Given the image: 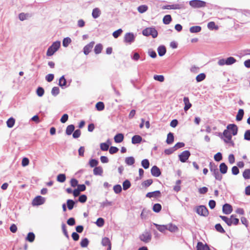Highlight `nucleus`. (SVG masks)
<instances>
[{"mask_svg": "<svg viewBox=\"0 0 250 250\" xmlns=\"http://www.w3.org/2000/svg\"><path fill=\"white\" fill-rule=\"evenodd\" d=\"M209 167L215 179L218 181H221L222 175L219 171L217 165L213 162H210L209 164Z\"/></svg>", "mask_w": 250, "mask_h": 250, "instance_id": "1", "label": "nucleus"}, {"mask_svg": "<svg viewBox=\"0 0 250 250\" xmlns=\"http://www.w3.org/2000/svg\"><path fill=\"white\" fill-rule=\"evenodd\" d=\"M61 46V42L57 41L54 42L48 48L46 52V56H52L56 51H57Z\"/></svg>", "mask_w": 250, "mask_h": 250, "instance_id": "2", "label": "nucleus"}, {"mask_svg": "<svg viewBox=\"0 0 250 250\" xmlns=\"http://www.w3.org/2000/svg\"><path fill=\"white\" fill-rule=\"evenodd\" d=\"M144 36L148 37L151 36L153 38H156L158 36V32L155 27L152 26L144 29L142 31Z\"/></svg>", "mask_w": 250, "mask_h": 250, "instance_id": "3", "label": "nucleus"}, {"mask_svg": "<svg viewBox=\"0 0 250 250\" xmlns=\"http://www.w3.org/2000/svg\"><path fill=\"white\" fill-rule=\"evenodd\" d=\"M237 60L233 57H229L226 59H220L218 62V65L223 66L224 65H230L236 62Z\"/></svg>", "mask_w": 250, "mask_h": 250, "instance_id": "4", "label": "nucleus"}, {"mask_svg": "<svg viewBox=\"0 0 250 250\" xmlns=\"http://www.w3.org/2000/svg\"><path fill=\"white\" fill-rule=\"evenodd\" d=\"M189 4L193 8H200L206 6V2L202 0H191Z\"/></svg>", "mask_w": 250, "mask_h": 250, "instance_id": "5", "label": "nucleus"}, {"mask_svg": "<svg viewBox=\"0 0 250 250\" xmlns=\"http://www.w3.org/2000/svg\"><path fill=\"white\" fill-rule=\"evenodd\" d=\"M196 213L200 216L207 217L209 214L207 208L204 205H200L196 207Z\"/></svg>", "mask_w": 250, "mask_h": 250, "instance_id": "6", "label": "nucleus"}, {"mask_svg": "<svg viewBox=\"0 0 250 250\" xmlns=\"http://www.w3.org/2000/svg\"><path fill=\"white\" fill-rule=\"evenodd\" d=\"M152 238L151 233L147 231H144L142 234L140 235L139 239L141 241L145 243H149Z\"/></svg>", "mask_w": 250, "mask_h": 250, "instance_id": "7", "label": "nucleus"}, {"mask_svg": "<svg viewBox=\"0 0 250 250\" xmlns=\"http://www.w3.org/2000/svg\"><path fill=\"white\" fill-rule=\"evenodd\" d=\"M191 153L189 150H185L178 155L179 160L182 163H186Z\"/></svg>", "mask_w": 250, "mask_h": 250, "instance_id": "8", "label": "nucleus"}, {"mask_svg": "<svg viewBox=\"0 0 250 250\" xmlns=\"http://www.w3.org/2000/svg\"><path fill=\"white\" fill-rule=\"evenodd\" d=\"M45 202V198L41 195L36 196L32 201L33 206H39L43 204Z\"/></svg>", "mask_w": 250, "mask_h": 250, "instance_id": "9", "label": "nucleus"}, {"mask_svg": "<svg viewBox=\"0 0 250 250\" xmlns=\"http://www.w3.org/2000/svg\"><path fill=\"white\" fill-rule=\"evenodd\" d=\"M135 35L133 33L128 32L125 34L124 41L125 42L131 44L135 41Z\"/></svg>", "mask_w": 250, "mask_h": 250, "instance_id": "10", "label": "nucleus"}, {"mask_svg": "<svg viewBox=\"0 0 250 250\" xmlns=\"http://www.w3.org/2000/svg\"><path fill=\"white\" fill-rule=\"evenodd\" d=\"M219 136L222 139H223L225 143H228L229 141L232 139L231 134L229 132V131L224 130L223 133H219Z\"/></svg>", "mask_w": 250, "mask_h": 250, "instance_id": "11", "label": "nucleus"}, {"mask_svg": "<svg viewBox=\"0 0 250 250\" xmlns=\"http://www.w3.org/2000/svg\"><path fill=\"white\" fill-rule=\"evenodd\" d=\"M226 130L229 131L231 135L235 136L237 134L238 128L235 124H230L227 125Z\"/></svg>", "mask_w": 250, "mask_h": 250, "instance_id": "12", "label": "nucleus"}, {"mask_svg": "<svg viewBox=\"0 0 250 250\" xmlns=\"http://www.w3.org/2000/svg\"><path fill=\"white\" fill-rule=\"evenodd\" d=\"M71 80L70 81L68 84H67V82L66 79L64 77V75H62L60 77L58 85L62 88L64 89L67 87H68L71 83Z\"/></svg>", "mask_w": 250, "mask_h": 250, "instance_id": "13", "label": "nucleus"}, {"mask_svg": "<svg viewBox=\"0 0 250 250\" xmlns=\"http://www.w3.org/2000/svg\"><path fill=\"white\" fill-rule=\"evenodd\" d=\"M94 44L95 42L94 41H92L84 46L83 48V52L84 55H87L91 52Z\"/></svg>", "mask_w": 250, "mask_h": 250, "instance_id": "14", "label": "nucleus"}, {"mask_svg": "<svg viewBox=\"0 0 250 250\" xmlns=\"http://www.w3.org/2000/svg\"><path fill=\"white\" fill-rule=\"evenodd\" d=\"M150 172L151 175L156 177H159L162 174L160 169L157 166H153L151 168Z\"/></svg>", "mask_w": 250, "mask_h": 250, "instance_id": "15", "label": "nucleus"}, {"mask_svg": "<svg viewBox=\"0 0 250 250\" xmlns=\"http://www.w3.org/2000/svg\"><path fill=\"white\" fill-rule=\"evenodd\" d=\"M233 210L231 205L228 203H225L222 208V211L225 214H230Z\"/></svg>", "mask_w": 250, "mask_h": 250, "instance_id": "16", "label": "nucleus"}, {"mask_svg": "<svg viewBox=\"0 0 250 250\" xmlns=\"http://www.w3.org/2000/svg\"><path fill=\"white\" fill-rule=\"evenodd\" d=\"M161 196V192L160 190H155L152 192H149L146 195V197L149 198H151L152 197L158 198L160 197Z\"/></svg>", "mask_w": 250, "mask_h": 250, "instance_id": "17", "label": "nucleus"}, {"mask_svg": "<svg viewBox=\"0 0 250 250\" xmlns=\"http://www.w3.org/2000/svg\"><path fill=\"white\" fill-rule=\"evenodd\" d=\"M182 8V5L179 4H174L172 5H166L163 6V9H180Z\"/></svg>", "mask_w": 250, "mask_h": 250, "instance_id": "18", "label": "nucleus"}, {"mask_svg": "<svg viewBox=\"0 0 250 250\" xmlns=\"http://www.w3.org/2000/svg\"><path fill=\"white\" fill-rule=\"evenodd\" d=\"M111 144V142L109 139H107L104 143L100 144V148L102 151H107L109 148V146Z\"/></svg>", "mask_w": 250, "mask_h": 250, "instance_id": "19", "label": "nucleus"}, {"mask_svg": "<svg viewBox=\"0 0 250 250\" xmlns=\"http://www.w3.org/2000/svg\"><path fill=\"white\" fill-rule=\"evenodd\" d=\"M142 141L143 138L139 135H135L132 137L131 139V143L134 145L140 144Z\"/></svg>", "mask_w": 250, "mask_h": 250, "instance_id": "20", "label": "nucleus"}, {"mask_svg": "<svg viewBox=\"0 0 250 250\" xmlns=\"http://www.w3.org/2000/svg\"><path fill=\"white\" fill-rule=\"evenodd\" d=\"M124 139V135L122 133H117L114 137V140L116 143H120Z\"/></svg>", "mask_w": 250, "mask_h": 250, "instance_id": "21", "label": "nucleus"}, {"mask_svg": "<svg viewBox=\"0 0 250 250\" xmlns=\"http://www.w3.org/2000/svg\"><path fill=\"white\" fill-rule=\"evenodd\" d=\"M183 101L185 104V107L184 108L185 112H187L192 106L191 104L189 102L188 97H185L183 99Z\"/></svg>", "mask_w": 250, "mask_h": 250, "instance_id": "22", "label": "nucleus"}, {"mask_svg": "<svg viewBox=\"0 0 250 250\" xmlns=\"http://www.w3.org/2000/svg\"><path fill=\"white\" fill-rule=\"evenodd\" d=\"M158 53L159 56L162 57L164 56L167 52V49L165 45H161L157 48Z\"/></svg>", "mask_w": 250, "mask_h": 250, "instance_id": "23", "label": "nucleus"}, {"mask_svg": "<svg viewBox=\"0 0 250 250\" xmlns=\"http://www.w3.org/2000/svg\"><path fill=\"white\" fill-rule=\"evenodd\" d=\"M35 234L34 232H29L27 233V236L25 238V240L26 241L32 243L35 241Z\"/></svg>", "mask_w": 250, "mask_h": 250, "instance_id": "24", "label": "nucleus"}, {"mask_svg": "<svg viewBox=\"0 0 250 250\" xmlns=\"http://www.w3.org/2000/svg\"><path fill=\"white\" fill-rule=\"evenodd\" d=\"M153 225L161 232L164 233L167 229V225H159L155 223H153Z\"/></svg>", "mask_w": 250, "mask_h": 250, "instance_id": "25", "label": "nucleus"}, {"mask_svg": "<svg viewBox=\"0 0 250 250\" xmlns=\"http://www.w3.org/2000/svg\"><path fill=\"white\" fill-rule=\"evenodd\" d=\"M228 167L225 163L223 162L220 164V165H219L220 172H219L221 174H226L228 171Z\"/></svg>", "mask_w": 250, "mask_h": 250, "instance_id": "26", "label": "nucleus"}, {"mask_svg": "<svg viewBox=\"0 0 250 250\" xmlns=\"http://www.w3.org/2000/svg\"><path fill=\"white\" fill-rule=\"evenodd\" d=\"M77 201H74L72 199H67L66 201V205L68 209L69 210H72L74 208L75 204L77 203Z\"/></svg>", "mask_w": 250, "mask_h": 250, "instance_id": "27", "label": "nucleus"}, {"mask_svg": "<svg viewBox=\"0 0 250 250\" xmlns=\"http://www.w3.org/2000/svg\"><path fill=\"white\" fill-rule=\"evenodd\" d=\"M174 141V133L169 132L167 135V138L166 140V143L167 145L172 144Z\"/></svg>", "mask_w": 250, "mask_h": 250, "instance_id": "28", "label": "nucleus"}, {"mask_svg": "<svg viewBox=\"0 0 250 250\" xmlns=\"http://www.w3.org/2000/svg\"><path fill=\"white\" fill-rule=\"evenodd\" d=\"M101 14V11L99 8H95L93 9L92 16L94 19H97L100 17Z\"/></svg>", "mask_w": 250, "mask_h": 250, "instance_id": "29", "label": "nucleus"}, {"mask_svg": "<svg viewBox=\"0 0 250 250\" xmlns=\"http://www.w3.org/2000/svg\"><path fill=\"white\" fill-rule=\"evenodd\" d=\"M75 129V125H68L65 130V133L67 135H71Z\"/></svg>", "mask_w": 250, "mask_h": 250, "instance_id": "30", "label": "nucleus"}, {"mask_svg": "<svg viewBox=\"0 0 250 250\" xmlns=\"http://www.w3.org/2000/svg\"><path fill=\"white\" fill-rule=\"evenodd\" d=\"M244 115V111L243 109H239L236 116V120L237 121H241L243 118Z\"/></svg>", "mask_w": 250, "mask_h": 250, "instance_id": "31", "label": "nucleus"}, {"mask_svg": "<svg viewBox=\"0 0 250 250\" xmlns=\"http://www.w3.org/2000/svg\"><path fill=\"white\" fill-rule=\"evenodd\" d=\"M202 30V28L200 26L196 25L190 27L189 31L191 33H197L200 32Z\"/></svg>", "mask_w": 250, "mask_h": 250, "instance_id": "32", "label": "nucleus"}, {"mask_svg": "<svg viewBox=\"0 0 250 250\" xmlns=\"http://www.w3.org/2000/svg\"><path fill=\"white\" fill-rule=\"evenodd\" d=\"M219 217L224 221L228 226H231L232 225V222L231 221V217L228 218L226 216L220 215Z\"/></svg>", "mask_w": 250, "mask_h": 250, "instance_id": "33", "label": "nucleus"}, {"mask_svg": "<svg viewBox=\"0 0 250 250\" xmlns=\"http://www.w3.org/2000/svg\"><path fill=\"white\" fill-rule=\"evenodd\" d=\"M103 173V168L100 167H97L93 169V174L95 175H102Z\"/></svg>", "mask_w": 250, "mask_h": 250, "instance_id": "34", "label": "nucleus"}, {"mask_svg": "<svg viewBox=\"0 0 250 250\" xmlns=\"http://www.w3.org/2000/svg\"><path fill=\"white\" fill-rule=\"evenodd\" d=\"M88 164L91 167L95 168L97 167L99 164V161L96 159L91 158L89 161Z\"/></svg>", "mask_w": 250, "mask_h": 250, "instance_id": "35", "label": "nucleus"}, {"mask_svg": "<svg viewBox=\"0 0 250 250\" xmlns=\"http://www.w3.org/2000/svg\"><path fill=\"white\" fill-rule=\"evenodd\" d=\"M131 183L128 179L125 180L123 183V189L124 190H126L131 187Z\"/></svg>", "mask_w": 250, "mask_h": 250, "instance_id": "36", "label": "nucleus"}, {"mask_svg": "<svg viewBox=\"0 0 250 250\" xmlns=\"http://www.w3.org/2000/svg\"><path fill=\"white\" fill-rule=\"evenodd\" d=\"M151 213V210L144 208L141 212L140 217L142 219H145L146 218L147 215Z\"/></svg>", "mask_w": 250, "mask_h": 250, "instance_id": "37", "label": "nucleus"}, {"mask_svg": "<svg viewBox=\"0 0 250 250\" xmlns=\"http://www.w3.org/2000/svg\"><path fill=\"white\" fill-rule=\"evenodd\" d=\"M105 107L104 103L103 102H98L95 105V108L97 110L101 111H103Z\"/></svg>", "mask_w": 250, "mask_h": 250, "instance_id": "38", "label": "nucleus"}, {"mask_svg": "<svg viewBox=\"0 0 250 250\" xmlns=\"http://www.w3.org/2000/svg\"><path fill=\"white\" fill-rule=\"evenodd\" d=\"M162 209V206L159 203H155L153 205L152 210L156 213H159Z\"/></svg>", "mask_w": 250, "mask_h": 250, "instance_id": "39", "label": "nucleus"}, {"mask_svg": "<svg viewBox=\"0 0 250 250\" xmlns=\"http://www.w3.org/2000/svg\"><path fill=\"white\" fill-rule=\"evenodd\" d=\"M167 230H168L171 232H175L178 229V227L172 223H169L168 225H167Z\"/></svg>", "mask_w": 250, "mask_h": 250, "instance_id": "40", "label": "nucleus"}, {"mask_svg": "<svg viewBox=\"0 0 250 250\" xmlns=\"http://www.w3.org/2000/svg\"><path fill=\"white\" fill-rule=\"evenodd\" d=\"M172 21V18L170 15H165L163 19V22L165 24H168Z\"/></svg>", "mask_w": 250, "mask_h": 250, "instance_id": "41", "label": "nucleus"}, {"mask_svg": "<svg viewBox=\"0 0 250 250\" xmlns=\"http://www.w3.org/2000/svg\"><path fill=\"white\" fill-rule=\"evenodd\" d=\"M103 45L101 43L97 44L94 49V52L96 54H99L101 53L103 50Z\"/></svg>", "mask_w": 250, "mask_h": 250, "instance_id": "42", "label": "nucleus"}, {"mask_svg": "<svg viewBox=\"0 0 250 250\" xmlns=\"http://www.w3.org/2000/svg\"><path fill=\"white\" fill-rule=\"evenodd\" d=\"M15 123V119L12 117L9 118L6 121L7 126L9 128H12V127H13Z\"/></svg>", "mask_w": 250, "mask_h": 250, "instance_id": "43", "label": "nucleus"}, {"mask_svg": "<svg viewBox=\"0 0 250 250\" xmlns=\"http://www.w3.org/2000/svg\"><path fill=\"white\" fill-rule=\"evenodd\" d=\"M66 180V175L63 173L59 174L57 176V181L60 183H63Z\"/></svg>", "mask_w": 250, "mask_h": 250, "instance_id": "44", "label": "nucleus"}, {"mask_svg": "<svg viewBox=\"0 0 250 250\" xmlns=\"http://www.w3.org/2000/svg\"><path fill=\"white\" fill-rule=\"evenodd\" d=\"M131 58L134 61H137L141 58L140 54L135 51H133L131 54Z\"/></svg>", "mask_w": 250, "mask_h": 250, "instance_id": "45", "label": "nucleus"}, {"mask_svg": "<svg viewBox=\"0 0 250 250\" xmlns=\"http://www.w3.org/2000/svg\"><path fill=\"white\" fill-rule=\"evenodd\" d=\"M125 163L128 166H131L135 163V159L132 156L125 158Z\"/></svg>", "mask_w": 250, "mask_h": 250, "instance_id": "46", "label": "nucleus"}, {"mask_svg": "<svg viewBox=\"0 0 250 250\" xmlns=\"http://www.w3.org/2000/svg\"><path fill=\"white\" fill-rule=\"evenodd\" d=\"M95 223L98 227L101 228L104 226L105 221L104 218L99 217L97 219V221Z\"/></svg>", "mask_w": 250, "mask_h": 250, "instance_id": "47", "label": "nucleus"}, {"mask_svg": "<svg viewBox=\"0 0 250 250\" xmlns=\"http://www.w3.org/2000/svg\"><path fill=\"white\" fill-rule=\"evenodd\" d=\"M215 230L222 234H224L226 231L220 223L216 224L214 226Z\"/></svg>", "mask_w": 250, "mask_h": 250, "instance_id": "48", "label": "nucleus"}, {"mask_svg": "<svg viewBox=\"0 0 250 250\" xmlns=\"http://www.w3.org/2000/svg\"><path fill=\"white\" fill-rule=\"evenodd\" d=\"M141 166L145 169H147L150 166V163L147 159H143L141 162Z\"/></svg>", "mask_w": 250, "mask_h": 250, "instance_id": "49", "label": "nucleus"}, {"mask_svg": "<svg viewBox=\"0 0 250 250\" xmlns=\"http://www.w3.org/2000/svg\"><path fill=\"white\" fill-rule=\"evenodd\" d=\"M137 10L139 13L142 14L148 10V6L146 5H141L138 7Z\"/></svg>", "mask_w": 250, "mask_h": 250, "instance_id": "50", "label": "nucleus"}, {"mask_svg": "<svg viewBox=\"0 0 250 250\" xmlns=\"http://www.w3.org/2000/svg\"><path fill=\"white\" fill-rule=\"evenodd\" d=\"M153 183V180L151 179H147L144 181L142 183V186L145 188H147L149 187Z\"/></svg>", "mask_w": 250, "mask_h": 250, "instance_id": "51", "label": "nucleus"}, {"mask_svg": "<svg viewBox=\"0 0 250 250\" xmlns=\"http://www.w3.org/2000/svg\"><path fill=\"white\" fill-rule=\"evenodd\" d=\"M89 243V241L87 238H83L81 240L80 245L82 248H86L88 245Z\"/></svg>", "mask_w": 250, "mask_h": 250, "instance_id": "52", "label": "nucleus"}, {"mask_svg": "<svg viewBox=\"0 0 250 250\" xmlns=\"http://www.w3.org/2000/svg\"><path fill=\"white\" fill-rule=\"evenodd\" d=\"M71 39L69 37L64 38L62 40V46L67 47L71 42Z\"/></svg>", "mask_w": 250, "mask_h": 250, "instance_id": "53", "label": "nucleus"}, {"mask_svg": "<svg viewBox=\"0 0 250 250\" xmlns=\"http://www.w3.org/2000/svg\"><path fill=\"white\" fill-rule=\"evenodd\" d=\"M243 177L245 180L250 179V169L247 168L243 172Z\"/></svg>", "mask_w": 250, "mask_h": 250, "instance_id": "54", "label": "nucleus"}, {"mask_svg": "<svg viewBox=\"0 0 250 250\" xmlns=\"http://www.w3.org/2000/svg\"><path fill=\"white\" fill-rule=\"evenodd\" d=\"M44 93V90L43 87L41 86H38L36 89V94L37 95L40 97H42Z\"/></svg>", "mask_w": 250, "mask_h": 250, "instance_id": "55", "label": "nucleus"}, {"mask_svg": "<svg viewBox=\"0 0 250 250\" xmlns=\"http://www.w3.org/2000/svg\"><path fill=\"white\" fill-rule=\"evenodd\" d=\"M206 77V75L204 73H200L196 76V81L197 82H201L205 79Z\"/></svg>", "mask_w": 250, "mask_h": 250, "instance_id": "56", "label": "nucleus"}, {"mask_svg": "<svg viewBox=\"0 0 250 250\" xmlns=\"http://www.w3.org/2000/svg\"><path fill=\"white\" fill-rule=\"evenodd\" d=\"M231 217V221L232 222V225H234L236 226L239 224V219L238 218H236V215L234 214H232L230 215Z\"/></svg>", "mask_w": 250, "mask_h": 250, "instance_id": "57", "label": "nucleus"}, {"mask_svg": "<svg viewBox=\"0 0 250 250\" xmlns=\"http://www.w3.org/2000/svg\"><path fill=\"white\" fill-rule=\"evenodd\" d=\"M111 244V241H110V239H109V238L104 237V238H103L102 239V245L103 246H107L108 245H109Z\"/></svg>", "mask_w": 250, "mask_h": 250, "instance_id": "58", "label": "nucleus"}, {"mask_svg": "<svg viewBox=\"0 0 250 250\" xmlns=\"http://www.w3.org/2000/svg\"><path fill=\"white\" fill-rule=\"evenodd\" d=\"M208 28L210 30L218 29V26L215 25L214 21H210L208 23Z\"/></svg>", "mask_w": 250, "mask_h": 250, "instance_id": "59", "label": "nucleus"}, {"mask_svg": "<svg viewBox=\"0 0 250 250\" xmlns=\"http://www.w3.org/2000/svg\"><path fill=\"white\" fill-rule=\"evenodd\" d=\"M122 190V187L119 184L115 185L113 187V190L116 194H119L121 192Z\"/></svg>", "mask_w": 250, "mask_h": 250, "instance_id": "60", "label": "nucleus"}, {"mask_svg": "<svg viewBox=\"0 0 250 250\" xmlns=\"http://www.w3.org/2000/svg\"><path fill=\"white\" fill-rule=\"evenodd\" d=\"M123 32V31L121 28L118 29V30L113 32L112 36L114 38L117 39L121 36Z\"/></svg>", "mask_w": 250, "mask_h": 250, "instance_id": "61", "label": "nucleus"}, {"mask_svg": "<svg viewBox=\"0 0 250 250\" xmlns=\"http://www.w3.org/2000/svg\"><path fill=\"white\" fill-rule=\"evenodd\" d=\"M81 135V131L80 129H77L76 130L74 129L72 133L73 138L74 139H77L80 137Z\"/></svg>", "mask_w": 250, "mask_h": 250, "instance_id": "62", "label": "nucleus"}, {"mask_svg": "<svg viewBox=\"0 0 250 250\" xmlns=\"http://www.w3.org/2000/svg\"><path fill=\"white\" fill-rule=\"evenodd\" d=\"M153 79L157 81L160 82H163L165 81L164 76L162 75H155L153 76Z\"/></svg>", "mask_w": 250, "mask_h": 250, "instance_id": "63", "label": "nucleus"}, {"mask_svg": "<svg viewBox=\"0 0 250 250\" xmlns=\"http://www.w3.org/2000/svg\"><path fill=\"white\" fill-rule=\"evenodd\" d=\"M87 199V197L85 194H82L80 195L78 200L77 201L81 203H84L86 202Z\"/></svg>", "mask_w": 250, "mask_h": 250, "instance_id": "64", "label": "nucleus"}]
</instances>
